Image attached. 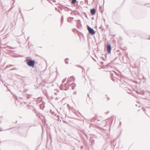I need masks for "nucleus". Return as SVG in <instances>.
<instances>
[{"instance_id":"nucleus-1","label":"nucleus","mask_w":150,"mask_h":150,"mask_svg":"<svg viewBox=\"0 0 150 150\" xmlns=\"http://www.w3.org/2000/svg\"><path fill=\"white\" fill-rule=\"evenodd\" d=\"M26 62L27 64L29 66L33 67H34L35 63V61L27 59L26 60Z\"/></svg>"},{"instance_id":"nucleus-2","label":"nucleus","mask_w":150,"mask_h":150,"mask_svg":"<svg viewBox=\"0 0 150 150\" xmlns=\"http://www.w3.org/2000/svg\"><path fill=\"white\" fill-rule=\"evenodd\" d=\"M87 29L90 33L92 35H94L95 34V32L93 29L91 28L90 27L88 26Z\"/></svg>"},{"instance_id":"nucleus-3","label":"nucleus","mask_w":150,"mask_h":150,"mask_svg":"<svg viewBox=\"0 0 150 150\" xmlns=\"http://www.w3.org/2000/svg\"><path fill=\"white\" fill-rule=\"evenodd\" d=\"M111 47L110 45L108 44H107V50L108 53H110L111 52Z\"/></svg>"},{"instance_id":"nucleus-4","label":"nucleus","mask_w":150,"mask_h":150,"mask_svg":"<svg viewBox=\"0 0 150 150\" xmlns=\"http://www.w3.org/2000/svg\"><path fill=\"white\" fill-rule=\"evenodd\" d=\"M90 12L92 15H94L95 13L96 10L94 9H91Z\"/></svg>"},{"instance_id":"nucleus-5","label":"nucleus","mask_w":150,"mask_h":150,"mask_svg":"<svg viewBox=\"0 0 150 150\" xmlns=\"http://www.w3.org/2000/svg\"><path fill=\"white\" fill-rule=\"evenodd\" d=\"M69 61V59H66L65 60V62L66 64H68V62Z\"/></svg>"},{"instance_id":"nucleus-6","label":"nucleus","mask_w":150,"mask_h":150,"mask_svg":"<svg viewBox=\"0 0 150 150\" xmlns=\"http://www.w3.org/2000/svg\"><path fill=\"white\" fill-rule=\"evenodd\" d=\"M76 2V0H72L71 3L72 4H74Z\"/></svg>"}]
</instances>
